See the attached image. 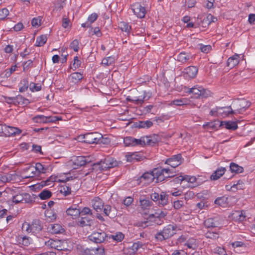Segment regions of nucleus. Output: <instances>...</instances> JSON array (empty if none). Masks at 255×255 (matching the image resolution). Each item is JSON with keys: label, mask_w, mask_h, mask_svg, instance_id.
I'll return each instance as SVG.
<instances>
[{"label": "nucleus", "mask_w": 255, "mask_h": 255, "mask_svg": "<svg viewBox=\"0 0 255 255\" xmlns=\"http://www.w3.org/2000/svg\"><path fill=\"white\" fill-rule=\"evenodd\" d=\"M172 172L169 168H162L158 167L153 169L151 172L144 173L138 179V183H142V185L149 184L156 179L155 182H159L163 181L165 178L172 177L174 175L169 174Z\"/></svg>", "instance_id": "f257e3e1"}, {"label": "nucleus", "mask_w": 255, "mask_h": 255, "mask_svg": "<svg viewBox=\"0 0 255 255\" xmlns=\"http://www.w3.org/2000/svg\"><path fill=\"white\" fill-rule=\"evenodd\" d=\"M176 228V226L168 225L162 231L157 233L155 235V238L157 241L160 242L168 239L175 234Z\"/></svg>", "instance_id": "f03ea898"}, {"label": "nucleus", "mask_w": 255, "mask_h": 255, "mask_svg": "<svg viewBox=\"0 0 255 255\" xmlns=\"http://www.w3.org/2000/svg\"><path fill=\"white\" fill-rule=\"evenodd\" d=\"M120 164H121V161L119 162L112 157H107L104 159H101L95 165L99 166V169L101 170H107L110 168L117 167Z\"/></svg>", "instance_id": "7ed1b4c3"}, {"label": "nucleus", "mask_w": 255, "mask_h": 255, "mask_svg": "<svg viewBox=\"0 0 255 255\" xmlns=\"http://www.w3.org/2000/svg\"><path fill=\"white\" fill-rule=\"evenodd\" d=\"M189 93L193 95L194 98H206L211 96V92L202 87H194L190 89Z\"/></svg>", "instance_id": "20e7f679"}, {"label": "nucleus", "mask_w": 255, "mask_h": 255, "mask_svg": "<svg viewBox=\"0 0 255 255\" xmlns=\"http://www.w3.org/2000/svg\"><path fill=\"white\" fill-rule=\"evenodd\" d=\"M66 244L67 242L65 241L59 240L49 239L45 242V245L46 246L58 251H65L67 250Z\"/></svg>", "instance_id": "39448f33"}, {"label": "nucleus", "mask_w": 255, "mask_h": 255, "mask_svg": "<svg viewBox=\"0 0 255 255\" xmlns=\"http://www.w3.org/2000/svg\"><path fill=\"white\" fill-rule=\"evenodd\" d=\"M98 17L96 13H93L88 17L87 20L81 24L83 27L89 28V32H101V29L98 27L93 28L92 26V23L95 21Z\"/></svg>", "instance_id": "423d86ee"}, {"label": "nucleus", "mask_w": 255, "mask_h": 255, "mask_svg": "<svg viewBox=\"0 0 255 255\" xmlns=\"http://www.w3.org/2000/svg\"><path fill=\"white\" fill-rule=\"evenodd\" d=\"M83 141L89 143H98L99 139L102 137V134L99 132L87 133L82 136Z\"/></svg>", "instance_id": "0eeeda50"}, {"label": "nucleus", "mask_w": 255, "mask_h": 255, "mask_svg": "<svg viewBox=\"0 0 255 255\" xmlns=\"http://www.w3.org/2000/svg\"><path fill=\"white\" fill-rule=\"evenodd\" d=\"M107 237L106 233L100 230L98 231L93 232L88 237V238L91 241L100 244L105 241Z\"/></svg>", "instance_id": "6e6552de"}, {"label": "nucleus", "mask_w": 255, "mask_h": 255, "mask_svg": "<svg viewBox=\"0 0 255 255\" xmlns=\"http://www.w3.org/2000/svg\"><path fill=\"white\" fill-rule=\"evenodd\" d=\"M21 130L18 128L0 125V133H4L8 136L19 134Z\"/></svg>", "instance_id": "1a4fd4ad"}, {"label": "nucleus", "mask_w": 255, "mask_h": 255, "mask_svg": "<svg viewBox=\"0 0 255 255\" xmlns=\"http://www.w3.org/2000/svg\"><path fill=\"white\" fill-rule=\"evenodd\" d=\"M79 184H75L74 181L72 179L69 183L60 187V192L64 196H67L71 193L72 188L74 190H77Z\"/></svg>", "instance_id": "9d476101"}, {"label": "nucleus", "mask_w": 255, "mask_h": 255, "mask_svg": "<svg viewBox=\"0 0 255 255\" xmlns=\"http://www.w3.org/2000/svg\"><path fill=\"white\" fill-rule=\"evenodd\" d=\"M131 9L137 17L142 18L145 16L146 11L144 6L139 2H136L131 5Z\"/></svg>", "instance_id": "9b49d317"}, {"label": "nucleus", "mask_w": 255, "mask_h": 255, "mask_svg": "<svg viewBox=\"0 0 255 255\" xmlns=\"http://www.w3.org/2000/svg\"><path fill=\"white\" fill-rule=\"evenodd\" d=\"M234 106L235 109L234 111L236 112V114H241L250 106V104H248V102L244 100H238L234 102Z\"/></svg>", "instance_id": "f8f14e48"}, {"label": "nucleus", "mask_w": 255, "mask_h": 255, "mask_svg": "<svg viewBox=\"0 0 255 255\" xmlns=\"http://www.w3.org/2000/svg\"><path fill=\"white\" fill-rule=\"evenodd\" d=\"M151 97V93L143 91L141 95L135 96L132 99L128 98L129 101L133 102L137 104H142L144 101L148 100Z\"/></svg>", "instance_id": "ddd939ff"}, {"label": "nucleus", "mask_w": 255, "mask_h": 255, "mask_svg": "<svg viewBox=\"0 0 255 255\" xmlns=\"http://www.w3.org/2000/svg\"><path fill=\"white\" fill-rule=\"evenodd\" d=\"M31 201L30 196L27 193L16 194L12 197V202L15 204L29 203Z\"/></svg>", "instance_id": "4468645a"}, {"label": "nucleus", "mask_w": 255, "mask_h": 255, "mask_svg": "<svg viewBox=\"0 0 255 255\" xmlns=\"http://www.w3.org/2000/svg\"><path fill=\"white\" fill-rule=\"evenodd\" d=\"M204 226L207 228H216L219 227L221 224V220L218 217L209 218L204 221Z\"/></svg>", "instance_id": "2eb2a0df"}, {"label": "nucleus", "mask_w": 255, "mask_h": 255, "mask_svg": "<svg viewBox=\"0 0 255 255\" xmlns=\"http://www.w3.org/2000/svg\"><path fill=\"white\" fill-rule=\"evenodd\" d=\"M85 255H105V249L102 247L93 248H86L84 250Z\"/></svg>", "instance_id": "dca6fc26"}, {"label": "nucleus", "mask_w": 255, "mask_h": 255, "mask_svg": "<svg viewBox=\"0 0 255 255\" xmlns=\"http://www.w3.org/2000/svg\"><path fill=\"white\" fill-rule=\"evenodd\" d=\"M181 155L180 154H178L175 155H173L172 157L168 159L165 161V163L169 165L171 167L174 168L181 163Z\"/></svg>", "instance_id": "f3484780"}, {"label": "nucleus", "mask_w": 255, "mask_h": 255, "mask_svg": "<svg viewBox=\"0 0 255 255\" xmlns=\"http://www.w3.org/2000/svg\"><path fill=\"white\" fill-rule=\"evenodd\" d=\"M161 219L154 216L151 217V215H150L148 219L145 222L140 223L139 226L145 228V227L150 226L151 225L149 223V221L154 222L157 225H161L163 223V221L161 220Z\"/></svg>", "instance_id": "a211bd4d"}, {"label": "nucleus", "mask_w": 255, "mask_h": 255, "mask_svg": "<svg viewBox=\"0 0 255 255\" xmlns=\"http://www.w3.org/2000/svg\"><path fill=\"white\" fill-rule=\"evenodd\" d=\"M198 69L196 66H191L184 69V76L189 78H194L198 73Z\"/></svg>", "instance_id": "6ab92c4d"}, {"label": "nucleus", "mask_w": 255, "mask_h": 255, "mask_svg": "<svg viewBox=\"0 0 255 255\" xmlns=\"http://www.w3.org/2000/svg\"><path fill=\"white\" fill-rule=\"evenodd\" d=\"M136 141H134L135 146L137 145H143L145 144L152 145L155 143L156 141L151 139L150 136L141 137L140 139H136Z\"/></svg>", "instance_id": "aec40b11"}, {"label": "nucleus", "mask_w": 255, "mask_h": 255, "mask_svg": "<svg viewBox=\"0 0 255 255\" xmlns=\"http://www.w3.org/2000/svg\"><path fill=\"white\" fill-rule=\"evenodd\" d=\"M47 230L49 232L53 234H60L64 232V229L59 224H50Z\"/></svg>", "instance_id": "412c9836"}, {"label": "nucleus", "mask_w": 255, "mask_h": 255, "mask_svg": "<svg viewBox=\"0 0 255 255\" xmlns=\"http://www.w3.org/2000/svg\"><path fill=\"white\" fill-rule=\"evenodd\" d=\"M66 212L67 215L70 216L73 218L78 217L81 214L80 209L77 208L76 205L68 208Z\"/></svg>", "instance_id": "4be33fe9"}, {"label": "nucleus", "mask_w": 255, "mask_h": 255, "mask_svg": "<svg viewBox=\"0 0 255 255\" xmlns=\"http://www.w3.org/2000/svg\"><path fill=\"white\" fill-rule=\"evenodd\" d=\"M239 58L240 55L237 54H235L232 57L229 58L227 63V66L231 69L234 68L239 64L240 61Z\"/></svg>", "instance_id": "5701e85b"}, {"label": "nucleus", "mask_w": 255, "mask_h": 255, "mask_svg": "<svg viewBox=\"0 0 255 255\" xmlns=\"http://www.w3.org/2000/svg\"><path fill=\"white\" fill-rule=\"evenodd\" d=\"M92 205L97 212L101 211L104 207V203L99 197H95L92 200Z\"/></svg>", "instance_id": "b1692460"}, {"label": "nucleus", "mask_w": 255, "mask_h": 255, "mask_svg": "<svg viewBox=\"0 0 255 255\" xmlns=\"http://www.w3.org/2000/svg\"><path fill=\"white\" fill-rule=\"evenodd\" d=\"M31 224L32 233H37L39 232L43 228L42 224L41 222L39 220H34Z\"/></svg>", "instance_id": "393cba45"}, {"label": "nucleus", "mask_w": 255, "mask_h": 255, "mask_svg": "<svg viewBox=\"0 0 255 255\" xmlns=\"http://www.w3.org/2000/svg\"><path fill=\"white\" fill-rule=\"evenodd\" d=\"M192 59V56L190 54L184 52H181L177 55L176 58V60L178 61L181 62L183 63H186Z\"/></svg>", "instance_id": "a878e982"}, {"label": "nucleus", "mask_w": 255, "mask_h": 255, "mask_svg": "<svg viewBox=\"0 0 255 255\" xmlns=\"http://www.w3.org/2000/svg\"><path fill=\"white\" fill-rule=\"evenodd\" d=\"M103 208L104 213L107 216H109L110 218H114L116 216V210L111 206L106 205Z\"/></svg>", "instance_id": "bb28decb"}, {"label": "nucleus", "mask_w": 255, "mask_h": 255, "mask_svg": "<svg viewBox=\"0 0 255 255\" xmlns=\"http://www.w3.org/2000/svg\"><path fill=\"white\" fill-rule=\"evenodd\" d=\"M226 168L220 167L218 168L210 176L212 180H216L219 179L225 173Z\"/></svg>", "instance_id": "cd10ccee"}, {"label": "nucleus", "mask_w": 255, "mask_h": 255, "mask_svg": "<svg viewBox=\"0 0 255 255\" xmlns=\"http://www.w3.org/2000/svg\"><path fill=\"white\" fill-rule=\"evenodd\" d=\"M94 224V221L87 217L82 216L78 221V224L82 227L89 226H91Z\"/></svg>", "instance_id": "c85d7f7f"}, {"label": "nucleus", "mask_w": 255, "mask_h": 255, "mask_svg": "<svg viewBox=\"0 0 255 255\" xmlns=\"http://www.w3.org/2000/svg\"><path fill=\"white\" fill-rule=\"evenodd\" d=\"M220 126H225L228 129L235 130L238 128V125L236 122L232 121H222L220 123Z\"/></svg>", "instance_id": "c756f323"}, {"label": "nucleus", "mask_w": 255, "mask_h": 255, "mask_svg": "<svg viewBox=\"0 0 255 255\" xmlns=\"http://www.w3.org/2000/svg\"><path fill=\"white\" fill-rule=\"evenodd\" d=\"M5 175L6 183L16 182L20 180L19 176L15 173H9Z\"/></svg>", "instance_id": "7c9ffc66"}, {"label": "nucleus", "mask_w": 255, "mask_h": 255, "mask_svg": "<svg viewBox=\"0 0 255 255\" xmlns=\"http://www.w3.org/2000/svg\"><path fill=\"white\" fill-rule=\"evenodd\" d=\"M74 163L79 166H82L85 165L88 161L86 160V158L85 156H79L76 157L73 161Z\"/></svg>", "instance_id": "2f4dec72"}, {"label": "nucleus", "mask_w": 255, "mask_h": 255, "mask_svg": "<svg viewBox=\"0 0 255 255\" xmlns=\"http://www.w3.org/2000/svg\"><path fill=\"white\" fill-rule=\"evenodd\" d=\"M168 203V196L165 192H162L160 193L159 199L158 200V204L159 206H163Z\"/></svg>", "instance_id": "473e14b6"}, {"label": "nucleus", "mask_w": 255, "mask_h": 255, "mask_svg": "<svg viewBox=\"0 0 255 255\" xmlns=\"http://www.w3.org/2000/svg\"><path fill=\"white\" fill-rule=\"evenodd\" d=\"M47 38L46 35H41L36 38L35 45L36 46H42L46 43Z\"/></svg>", "instance_id": "72a5a7b5"}, {"label": "nucleus", "mask_w": 255, "mask_h": 255, "mask_svg": "<svg viewBox=\"0 0 255 255\" xmlns=\"http://www.w3.org/2000/svg\"><path fill=\"white\" fill-rule=\"evenodd\" d=\"M118 27L123 32H130V30H131V26L124 21L120 22Z\"/></svg>", "instance_id": "f704fd0d"}, {"label": "nucleus", "mask_w": 255, "mask_h": 255, "mask_svg": "<svg viewBox=\"0 0 255 255\" xmlns=\"http://www.w3.org/2000/svg\"><path fill=\"white\" fill-rule=\"evenodd\" d=\"M52 196V193L48 190L44 189L38 195V197L41 200H46L50 198Z\"/></svg>", "instance_id": "c9c22d12"}, {"label": "nucleus", "mask_w": 255, "mask_h": 255, "mask_svg": "<svg viewBox=\"0 0 255 255\" xmlns=\"http://www.w3.org/2000/svg\"><path fill=\"white\" fill-rule=\"evenodd\" d=\"M230 170L232 172L237 173H242L244 169L242 167L239 166L235 163H231L230 166Z\"/></svg>", "instance_id": "e433bc0d"}, {"label": "nucleus", "mask_w": 255, "mask_h": 255, "mask_svg": "<svg viewBox=\"0 0 255 255\" xmlns=\"http://www.w3.org/2000/svg\"><path fill=\"white\" fill-rule=\"evenodd\" d=\"M140 206L143 210L148 209L152 205V202L148 199H141L139 200Z\"/></svg>", "instance_id": "4c0bfd02"}, {"label": "nucleus", "mask_w": 255, "mask_h": 255, "mask_svg": "<svg viewBox=\"0 0 255 255\" xmlns=\"http://www.w3.org/2000/svg\"><path fill=\"white\" fill-rule=\"evenodd\" d=\"M14 101H13V104L15 105H23L26 104V101H27V100L24 98L21 95H18L15 97H14Z\"/></svg>", "instance_id": "58836bf2"}, {"label": "nucleus", "mask_w": 255, "mask_h": 255, "mask_svg": "<svg viewBox=\"0 0 255 255\" xmlns=\"http://www.w3.org/2000/svg\"><path fill=\"white\" fill-rule=\"evenodd\" d=\"M33 121L36 123H48L47 117L43 115H37L33 118Z\"/></svg>", "instance_id": "ea45409f"}, {"label": "nucleus", "mask_w": 255, "mask_h": 255, "mask_svg": "<svg viewBox=\"0 0 255 255\" xmlns=\"http://www.w3.org/2000/svg\"><path fill=\"white\" fill-rule=\"evenodd\" d=\"M136 141V138L130 136H127L124 139V142L126 146H135L134 141Z\"/></svg>", "instance_id": "a19ab883"}, {"label": "nucleus", "mask_w": 255, "mask_h": 255, "mask_svg": "<svg viewBox=\"0 0 255 255\" xmlns=\"http://www.w3.org/2000/svg\"><path fill=\"white\" fill-rule=\"evenodd\" d=\"M115 59L114 57L109 56L104 58L102 60V64L105 66L113 65L115 63Z\"/></svg>", "instance_id": "79ce46f5"}, {"label": "nucleus", "mask_w": 255, "mask_h": 255, "mask_svg": "<svg viewBox=\"0 0 255 255\" xmlns=\"http://www.w3.org/2000/svg\"><path fill=\"white\" fill-rule=\"evenodd\" d=\"M126 156L128 162H132L134 160L137 161H139L141 159V157L136 153H133L130 155H127Z\"/></svg>", "instance_id": "37998d69"}, {"label": "nucleus", "mask_w": 255, "mask_h": 255, "mask_svg": "<svg viewBox=\"0 0 255 255\" xmlns=\"http://www.w3.org/2000/svg\"><path fill=\"white\" fill-rule=\"evenodd\" d=\"M124 235L121 232H117L115 235H111L110 238L117 242H121L124 238Z\"/></svg>", "instance_id": "c03bdc74"}, {"label": "nucleus", "mask_w": 255, "mask_h": 255, "mask_svg": "<svg viewBox=\"0 0 255 255\" xmlns=\"http://www.w3.org/2000/svg\"><path fill=\"white\" fill-rule=\"evenodd\" d=\"M71 78L73 80V82L76 83L80 81L83 78L82 74L79 72H74L71 74Z\"/></svg>", "instance_id": "a18cd8bd"}, {"label": "nucleus", "mask_w": 255, "mask_h": 255, "mask_svg": "<svg viewBox=\"0 0 255 255\" xmlns=\"http://www.w3.org/2000/svg\"><path fill=\"white\" fill-rule=\"evenodd\" d=\"M38 174L39 173H44L47 169V168L41 164L40 163H37L35 166Z\"/></svg>", "instance_id": "49530a36"}, {"label": "nucleus", "mask_w": 255, "mask_h": 255, "mask_svg": "<svg viewBox=\"0 0 255 255\" xmlns=\"http://www.w3.org/2000/svg\"><path fill=\"white\" fill-rule=\"evenodd\" d=\"M153 123L150 121H140L138 123V127L140 128H149L151 127Z\"/></svg>", "instance_id": "de8ad7c7"}, {"label": "nucleus", "mask_w": 255, "mask_h": 255, "mask_svg": "<svg viewBox=\"0 0 255 255\" xmlns=\"http://www.w3.org/2000/svg\"><path fill=\"white\" fill-rule=\"evenodd\" d=\"M199 48L204 53H208L212 50V46L210 45H204L199 44Z\"/></svg>", "instance_id": "09e8293b"}, {"label": "nucleus", "mask_w": 255, "mask_h": 255, "mask_svg": "<svg viewBox=\"0 0 255 255\" xmlns=\"http://www.w3.org/2000/svg\"><path fill=\"white\" fill-rule=\"evenodd\" d=\"M186 245L188 248L192 249H195L198 246L196 240L194 239L189 240Z\"/></svg>", "instance_id": "8fccbe9b"}, {"label": "nucleus", "mask_w": 255, "mask_h": 255, "mask_svg": "<svg viewBox=\"0 0 255 255\" xmlns=\"http://www.w3.org/2000/svg\"><path fill=\"white\" fill-rule=\"evenodd\" d=\"M35 169L36 168L35 166H29L28 168V170L31 172V173L29 174L28 175L25 176L24 178L33 177L36 175H38L39 174L37 172V170Z\"/></svg>", "instance_id": "3c124183"}, {"label": "nucleus", "mask_w": 255, "mask_h": 255, "mask_svg": "<svg viewBox=\"0 0 255 255\" xmlns=\"http://www.w3.org/2000/svg\"><path fill=\"white\" fill-rule=\"evenodd\" d=\"M229 109V110H224L223 112L220 111V112L222 114H220V115H221L223 116H228L230 114H236V112L232 109L231 106H230L227 108H223V109Z\"/></svg>", "instance_id": "603ef678"}, {"label": "nucleus", "mask_w": 255, "mask_h": 255, "mask_svg": "<svg viewBox=\"0 0 255 255\" xmlns=\"http://www.w3.org/2000/svg\"><path fill=\"white\" fill-rule=\"evenodd\" d=\"M143 244L140 242H137L133 243L131 247V250L132 253H135L138 251L139 248H142Z\"/></svg>", "instance_id": "864d4df0"}, {"label": "nucleus", "mask_w": 255, "mask_h": 255, "mask_svg": "<svg viewBox=\"0 0 255 255\" xmlns=\"http://www.w3.org/2000/svg\"><path fill=\"white\" fill-rule=\"evenodd\" d=\"M79 42L77 39L74 40L70 44V47L75 52H77L79 49Z\"/></svg>", "instance_id": "5fc2aeb1"}, {"label": "nucleus", "mask_w": 255, "mask_h": 255, "mask_svg": "<svg viewBox=\"0 0 255 255\" xmlns=\"http://www.w3.org/2000/svg\"><path fill=\"white\" fill-rule=\"evenodd\" d=\"M167 214L166 211H158L155 212L154 214H151V217L156 216L160 218H164Z\"/></svg>", "instance_id": "6e6d98bb"}, {"label": "nucleus", "mask_w": 255, "mask_h": 255, "mask_svg": "<svg viewBox=\"0 0 255 255\" xmlns=\"http://www.w3.org/2000/svg\"><path fill=\"white\" fill-rule=\"evenodd\" d=\"M57 177L55 175H51L46 181H44V185L50 186L51 183L56 181Z\"/></svg>", "instance_id": "4d7b16f0"}, {"label": "nucleus", "mask_w": 255, "mask_h": 255, "mask_svg": "<svg viewBox=\"0 0 255 255\" xmlns=\"http://www.w3.org/2000/svg\"><path fill=\"white\" fill-rule=\"evenodd\" d=\"M8 14L9 11L7 8H3L0 9V20L4 19Z\"/></svg>", "instance_id": "13d9d810"}, {"label": "nucleus", "mask_w": 255, "mask_h": 255, "mask_svg": "<svg viewBox=\"0 0 255 255\" xmlns=\"http://www.w3.org/2000/svg\"><path fill=\"white\" fill-rule=\"evenodd\" d=\"M41 19L38 17H34L31 20V25L33 27H37L41 24Z\"/></svg>", "instance_id": "bf43d9fd"}, {"label": "nucleus", "mask_w": 255, "mask_h": 255, "mask_svg": "<svg viewBox=\"0 0 255 255\" xmlns=\"http://www.w3.org/2000/svg\"><path fill=\"white\" fill-rule=\"evenodd\" d=\"M181 180H185L189 183H195L196 182V178L194 176H185L184 178H180Z\"/></svg>", "instance_id": "052dcab7"}, {"label": "nucleus", "mask_w": 255, "mask_h": 255, "mask_svg": "<svg viewBox=\"0 0 255 255\" xmlns=\"http://www.w3.org/2000/svg\"><path fill=\"white\" fill-rule=\"evenodd\" d=\"M184 204V202L182 200H176L173 203V207L175 209H179L182 208Z\"/></svg>", "instance_id": "680f3d73"}, {"label": "nucleus", "mask_w": 255, "mask_h": 255, "mask_svg": "<svg viewBox=\"0 0 255 255\" xmlns=\"http://www.w3.org/2000/svg\"><path fill=\"white\" fill-rule=\"evenodd\" d=\"M30 89L31 91H39L41 89V86L40 85L36 84L34 83H31L30 84Z\"/></svg>", "instance_id": "e2e57ef3"}, {"label": "nucleus", "mask_w": 255, "mask_h": 255, "mask_svg": "<svg viewBox=\"0 0 255 255\" xmlns=\"http://www.w3.org/2000/svg\"><path fill=\"white\" fill-rule=\"evenodd\" d=\"M22 229L25 230L28 233H32V230L31 229V224H30L27 222H24L22 224Z\"/></svg>", "instance_id": "0e129e2a"}, {"label": "nucleus", "mask_w": 255, "mask_h": 255, "mask_svg": "<svg viewBox=\"0 0 255 255\" xmlns=\"http://www.w3.org/2000/svg\"><path fill=\"white\" fill-rule=\"evenodd\" d=\"M171 105H174L176 106H183L186 105V101L185 99L182 100H175L171 102Z\"/></svg>", "instance_id": "69168bd1"}, {"label": "nucleus", "mask_w": 255, "mask_h": 255, "mask_svg": "<svg viewBox=\"0 0 255 255\" xmlns=\"http://www.w3.org/2000/svg\"><path fill=\"white\" fill-rule=\"evenodd\" d=\"M111 140L108 137H105L102 135V137L99 139L98 143H103L104 144H108L110 143Z\"/></svg>", "instance_id": "338daca9"}, {"label": "nucleus", "mask_w": 255, "mask_h": 255, "mask_svg": "<svg viewBox=\"0 0 255 255\" xmlns=\"http://www.w3.org/2000/svg\"><path fill=\"white\" fill-rule=\"evenodd\" d=\"M65 0H57L55 4L56 7L60 10H61L64 7V6L65 4Z\"/></svg>", "instance_id": "774afa93"}]
</instances>
